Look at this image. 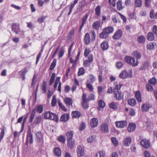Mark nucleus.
I'll list each match as a JSON object with an SVG mask.
<instances>
[{
  "mask_svg": "<svg viewBox=\"0 0 157 157\" xmlns=\"http://www.w3.org/2000/svg\"><path fill=\"white\" fill-rule=\"evenodd\" d=\"M44 117L45 119L53 120L56 122H57L58 120L57 115L50 111H48L45 112Z\"/></svg>",
  "mask_w": 157,
  "mask_h": 157,
  "instance_id": "1",
  "label": "nucleus"
},
{
  "mask_svg": "<svg viewBox=\"0 0 157 157\" xmlns=\"http://www.w3.org/2000/svg\"><path fill=\"white\" fill-rule=\"evenodd\" d=\"M33 142V135L31 133V128L30 127H29L27 132L26 145H27L29 142L32 144Z\"/></svg>",
  "mask_w": 157,
  "mask_h": 157,
  "instance_id": "2",
  "label": "nucleus"
},
{
  "mask_svg": "<svg viewBox=\"0 0 157 157\" xmlns=\"http://www.w3.org/2000/svg\"><path fill=\"white\" fill-rule=\"evenodd\" d=\"M36 141L40 145H42L44 143V140L42 133L40 131L35 132Z\"/></svg>",
  "mask_w": 157,
  "mask_h": 157,
  "instance_id": "3",
  "label": "nucleus"
},
{
  "mask_svg": "<svg viewBox=\"0 0 157 157\" xmlns=\"http://www.w3.org/2000/svg\"><path fill=\"white\" fill-rule=\"evenodd\" d=\"M124 60L127 63L134 67L137 66L139 63V61L137 60L136 61L135 58L133 57H132V62H131L130 61L129 56L125 57L124 58Z\"/></svg>",
  "mask_w": 157,
  "mask_h": 157,
  "instance_id": "4",
  "label": "nucleus"
},
{
  "mask_svg": "<svg viewBox=\"0 0 157 157\" xmlns=\"http://www.w3.org/2000/svg\"><path fill=\"white\" fill-rule=\"evenodd\" d=\"M140 144L144 148L147 149L150 146V142L149 140L147 139H143L140 141Z\"/></svg>",
  "mask_w": 157,
  "mask_h": 157,
  "instance_id": "5",
  "label": "nucleus"
},
{
  "mask_svg": "<svg viewBox=\"0 0 157 157\" xmlns=\"http://www.w3.org/2000/svg\"><path fill=\"white\" fill-rule=\"evenodd\" d=\"M116 125L118 128H123L127 125V122L125 121H117L116 122Z\"/></svg>",
  "mask_w": 157,
  "mask_h": 157,
  "instance_id": "6",
  "label": "nucleus"
},
{
  "mask_svg": "<svg viewBox=\"0 0 157 157\" xmlns=\"http://www.w3.org/2000/svg\"><path fill=\"white\" fill-rule=\"evenodd\" d=\"M152 106V105L151 104L148 103H144L142 105L141 107L142 111L143 112L148 111Z\"/></svg>",
  "mask_w": 157,
  "mask_h": 157,
  "instance_id": "7",
  "label": "nucleus"
},
{
  "mask_svg": "<svg viewBox=\"0 0 157 157\" xmlns=\"http://www.w3.org/2000/svg\"><path fill=\"white\" fill-rule=\"evenodd\" d=\"M19 24L16 23H14L12 24V29L16 34L19 33L20 29Z\"/></svg>",
  "mask_w": 157,
  "mask_h": 157,
  "instance_id": "8",
  "label": "nucleus"
},
{
  "mask_svg": "<svg viewBox=\"0 0 157 157\" xmlns=\"http://www.w3.org/2000/svg\"><path fill=\"white\" fill-rule=\"evenodd\" d=\"M113 94H114V97L116 98V100H120L123 98V96L122 95L121 92L118 91H114Z\"/></svg>",
  "mask_w": 157,
  "mask_h": 157,
  "instance_id": "9",
  "label": "nucleus"
},
{
  "mask_svg": "<svg viewBox=\"0 0 157 157\" xmlns=\"http://www.w3.org/2000/svg\"><path fill=\"white\" fill-rule=\"evenodd\" d=\"M131 141V138L130 137H128L124 139L123 144L125 147H128L130 145Z\"/></svg>",
  "mask_w": 157,
  "mask_h": 157,
  "instance_id": "10",
  "label": "nucleus"
},
{
  "mask_svg": "<svg viewBox=\"0 0 157 157\" xmlns=\"http://www.w3.org/2000/svg\"><path fill=\"white\" fill-rule=\"evenodd\" d=\"M90 123L91 127L93 128L96 127L98 124V119L97 118H92L90 120Z\"/></svg>",
  "mask_w": 157,
  "mask_h": 157,
  "instance_id": "11",
  "label": "nucleus"
},
{
  "mask_svg": "<svg viewBox=\"0 0 157 157\" xmlns=\"http://www.w3.org/2000/svg\"><path fill=\"white\" fill-rule=\"evenodd\" d=\"M122 35V32L121 30H118L114 34L113 36V38L115 40H118L121 38Z\"/></svg>",
  "mask_w": 157,
  "mask_h": 157,
  "instance_id": "12",
  "label": "nucleus"
},
{
  "mask_svg": "<svg viewBox=\"0 0 157 157\" xmlns=\"http://www.w3.org/2000/svg\"><path fill=\"white\" fill-rule=\"evenodd\" d=\"M109 108L113 110H116L118 108V103L117 102H112L109 104Z\"/></svg>",
  "mask_w": 157,
  "mask_h": 157,
  "instance_id": "13",
  "label": "nucleus"
},
{
  "mask_svg": "<svg viewBox=\"0 0 157 157\" xmlns=\"http://www.w3.org/2000/svg\"><path fill=\"white\" fill-rule=\"evenodd\" d=\"M109 47L108 44L107 42L106 41H104L101 44V48L103 51L107 49Z\"/></svg>",
  "mask_w": 157,
  "mask_h": 157,
  "instance_id": "14",
  "label": "nucleus"
},
{
  "mask_svg": "<svg viewBox=\"0 0 157 157\" xmlns=\"http://www.w3.org/2000/svg\"><path fill=\"white\" fill-rule=\"evenodd\" d=\"M156 46V43L154 42H150L147 45V49L149 50H154Z\"/></svg>",
  "mask_w": 157,
  "mask_h": 157,
  "instance_id": "15",
  "label": "nucleus"
},
{
  "mask_svg": "<svg viewBox=\"0 0 157 157\" xmlns=\"http://www.w3.org/2000/svg\"><path fill=\"white\" fill-rule=\"evenodd\" d=\"M77 151L78 156H82L83 155L84 151L81 146L79 145L78 146Z\"/></svg>",
  "mask_w": 157,
  "mask_h": 157,
  "instance_id": "16",
  "label": "nucleus"
},
{
  "mask_svg": "<svg viewBox=\"0 0 157 157\" xmlns=\"http://www.w3.org/2000/svg\"><path fill=\"white\" fill-rule=\"evenodd\" d=\"M101 131L105 133H108L109 132L108 125L105 124H103L101 125Z\"/></svg>",
  "mask_w": 157,
  "mask_h": 157,
  "instance_id": "17",
  "label": "nucleus"
},
{
  "mask_svg": "<svg viewBox=\"0 0 157 157\" xmlns=\"http://www.w3.org/2000/svg\"><path fill=\"white\" fill-rule=\"evenodd\" d=\"M90 38L89 33H86L84 36V41L86 45L88 44L90 42Z\"/></svg>",
  "mask_w": 157,
  "mask_h": 157,
  "instance_id": "18",
  "label": "nucleus"
},
{
  "mask_svg": "<svg viewBox=\"0 0 157 157\" xmlns=\"http://www.w3.org/2000/svg\"><path fill=\"white\" fill-rule=\"evenodd\" d=\"M136 124L133 123H130L128 127V131L129 132H132L135 130Z\"/></svg>",
  "mask_w": 157,
  "mask_h": 157,
  "instance_id": "19",
  "label": "nucleus"
},
{
  "mask_svg": "<svg viewBox=\"0 0 157 157\" xmlns=\"http://www.w3.org/2000/svg\"><path fill=\"white\" fill-rule=\"evenodd\" d=\"M135 96L138 102H140L142 101L141 95L139 91H137L135 92Z\"/></svg>",
  "mask_w": 157,
  "mask_h": 157,
  "instance_id": "20",
  "label": "nucleus"
},
{
  "mask_svg": "<svg viewBox=\"0 0 157 157\" xmlns=\"http://www.w3.org/2000/svg\"><path fill=\"white\" fill-rule=\"evenodd\" d=\"M75 144L74 140H68L67 141V146L70 149H73Z\"/></svg>",
  "mask_w": 157,
  "mask_h": 157,
  "instance_id": "21",
  "label": "nucleus"
},
{
  "mask_svg": "<svg viewBox=\"0 0 157 157\" xmlns=\"http://www.w3.org/2000/svg\"><path fill=\"white\" fill-rule=\"evenodd\" d=\"M54 153L56 156L59 157L61 155V151L58 147H56L54 149Z\"/></svg>",
  "mask_w": 157,
  "mask_h": 157,
  "instance_id": "22",
  "label": "nucleus"
},
{
  "mask_svg": "<svg viewBox=\"0 0 157 157\" xmlns=\"http://www.w3.org/2000/svg\"><path fill=\"white\" fill-rule=\"evenodd\" d=\"M69 118V115L67 114H64L63 115L60 117V120L61 121L66 122Z\"/></svg>",
  "mask_w": 157,
  "mask_h": 157,
  "instance_id": "23",
  "label": "nucleus"
},
{
  "mask_svg": "<svg viewBox=\"0 0 157 157\" xmlns=\"http://www.w3.org/2000/svg\"><path fill=\"white\" fill-rule=\"evenodd\" d=\"M103 29L108 35L109 34L112 33L114 30L113 27L111 26L105 28Z\"/></svg>",
  "mask_w": 157,
  "mask_h": 157,
  "instance_id": "24",
  "label": "nucleus"
},
{
  "mask_svg": "<svg viewBox=\"0 0 157 157\" xmlns=\"http://www.w3.org/2000/svg\"><path fill=\"white\" fill-rule=\"evenodd\" d=\"M145 40V39L144 37L143 36H139L137 38L138 42L140 44H144Z\"/></svg>",
  "mask_w": 157,
  "mask_h": 157,
  "instance_id": "25",
  "label": "nucleus"
},
{
  "mask_svg": "<svg viewBox=\"0 0 157 157\" xmlns=\"http://www.w3.org/2000/svg\"><path fill=\"white\" fill-rule=\"evenodd\" d=\"M35 113L36 109L34 108L32 111L31 116L29 118V122L31 123L33 122V120L35 116Z\"/></svg>",
  "mask_w": 157,
  "mask_h": 157,
  "instance_id": "26",
  "label": "nucleus"
},
{
  "mask_svg": "<svg viewBox=\"0 0 157 157\" xmlns=\"http://www.w3.org/2000/svg\"><path fill=\"white\" fill-rule=\"evenodd\" d=\"M81 115L80 113L78 111H73L72 113V116L73 118H78Z\"/></svg>",
  "mask_w": 157,
  "mask_h": 157,
  "instance_id": "27",
  "label": "nucleus"
},
{
  "mask_svg": "<svg viewBox=\"0 0 157 157\" xmlns=\"http://www.w3.org/2000/svg\"><path fill=\"white\" fill-rule=\"evenodd\" d=\"M76 30L75 28L71 29L68 35L67 38L69 40H71L74 36L75 31Z\"/></svg>",
  "mask_w": 157,
  "mask_h": 157,
  "instance_id": "28",
  "label": "nucleus"
},
{
  "mask_svg": "<svg viewBox=\"0 0 157 157\" xmlns=\"http://www.w3.org/2000/svg\"><path fill=\"white\" fill-rule=\"evenodd\" d=\"M117 9L118 10L120 11L121 10L124 8L122 6V2L121 1L119 0L117 2Z\"/></svg>",
  "mask_w": 157,
  "mask_h": 157,
  "instance_id": "29",
  "label": "nucleus"
},
{
  "mask_svg": "<svg viewBox=\"0 0 157 157\" xmlns=\"http://www.w3.org/2000/svg\"><path fill=\"white\" fill-rule=\"evenodd\" d=\"M100 22L99 21H96L93 23L92 27L93 29L97 30L100 27Z\"/></svg>",
  "mask_w": 157,
  "mask_h": 157,
  "instance_id": "30",
  "label": "nucleus"
},
{
  "mask_svg": "<svg viewBox=\"0 0 157 157\" xmlns=\"http://www.w3.org/2000/svg\"><path fill=\"white\" fill-rule=\"evenodd\" d=\"M134 6L136 7H140L142 6V2L141 0H134Z\"/></svg>",
  "mask_w": 157,
  "mask_h": 157,
  "instance_id": "31",
  "label": "nucleus"
},
{
  "mask_svg": "<svg viewBox=\"0 0 157 157\" xmlns=\"http://www.w3.org/2000/svg\"><path fill=\"white\" fill-rule=\"evenodd\" d=\"M88 77L89 81L91 83H93L96 80V77L90 74L89 75Z\"/></svg>",
  "mask_w": 157,
  "mask_h": 157,
  "instance_id": "32",
  "label": "nucleus"
},
{
  "mask_svg": "<svg viewBox=\"0 0 157 157\" xmlns=\"http://www.w3.org/2000/svg\"><path fill=\"white\" fill-rule=\"evenodd\" d=\"M64 101L65 103L68 105H71L72 104V99L69 98L65 97L64 99Z\"/></svg>",
  "mask_w": 157,
  "mask_h": 157,
  "instance_id": "33",
  "label": "nucleus"
},
{
  "mask_svg": "<svg viewBox=\"0 0 157 157\" xmlns=\"http://www.w3.org/2000/svg\"><path fill=\"white\" fill-rule=\"evenodd\" d=\"M128 76V74L127 72L124 71H122L119 75V77L120 78L124 79Z\"/></svg>",
  "mask_w": 157,
  "mask_h": 157,
  "instance_id": "34",
  "label": "nucleus"
},
{
  "mask_svg": "<svg viewBox=\"0 0 157 157\" xmlns=\"http://www.w3.org/2000/svg\"><path fill=\"white\" fill-rule=\"evenodd\" d=\"M128 104L131 106H134L136 104V101L134 98H131L128 100Z\"/></svg>",
  "mask_w": 157,
  "mask_h": 157,
  "instance_id": "35",
  "label": "nucleus"
},
{
  "mask_svg": "<svg viewBox=\"0 0 157 157\" xmlns=\"http://www.w3.org/2000/svg\"><path fill=\"white\" fill-rule=\"evenodd\" d=\"M85 73V70L83 67H80L79 69L78 72V75L80 76L83 75Z\"/></svg>",
  "mask_w": 157,
  "mask_h": 157,
  "instance_id": "36",
  "label": "nucleus"
},
{
  "mask_svg": "<svg viewBox=\"0 0 157 157\" xmlns=\"http://www.w3.org/2000/svg\"><path fill=\"white\" fill-rule=\"evenodd\" d=\"M132 55L135 57L137 59H139L141 58V54L138 51H134Z\"/></svg>",
  "mask_w": 157,
  "mask_h": 157,
  "instance_id": "37",
  "label": "nucleus"
},
{
  "mask_svg": "<svg viewBox=\"0 0 157 157\" xmlns=\"http://www.w3.org/2000/svg\"><path fill=\"white\" fill-rule=\"evenodd\" d=\"M155 39V36L152 33H148L147 35V39L149 41H152Z\"/></svg>",
  "mask_w": 157,
  "mask_h": 157,
  "instance_id": "38",
  "label": "nucleus"
},
{
  "mask_svg": "<svg viewBox=\"0 0 157 157\" xmlns=\"http://www.w3.org/2000/svg\"><path fill=\"white\" fill-rule=\"evenodd\" d=\"M101 7L99 6H98L95 9V15L97 16L100 14Z\"/></svg>",
  "mask_w": 157,
  "mask_h": 157,
  "instance_id": "39",
  "label": "nucleus"
},
{
  "mask_svg": "<svg viewBox=\"0 0 157 157\" xmlns=\"http://www.w3.org/2000/svg\"><path fill=\"white\" fill-rule=\"evenodd\" d=\"M66 135L67 136L68 140H73L72 139V138L73 136V132L72 131H70L67 132Z\"/></svg>",
  "mask_w": 157,
  "mask_h": 157,
  "instance_id": "40",
  "label": "nucleus"
},
{
  "mask_svg": "<svg viewBox=\"0 0 157 157\" xmlns=\"http://www.w3.org/2000/svg\"><path fill=\"white\" fill-rule=\"evenodd\" d=\"M95 140V136H91L87 138V141L89 143H92Z\"/></svg>",
  "mask_w": 157,
  "mask_h": 157,
  "instance_id": "41",
  "label": "nucleus"
},
{
  "mask_svg": "<svg viewBox=\"0 0 157 157\" xmlns=\"http://www.w3.org/2000/svg\"><path fill=\"white\" fill-rule=\"evenodd\" d=\"M56 59H54L50 66L49 68L50 70H52L55 68L56 65Z\"/></svg>",
  "mask_w": 157,
  "mask_h": 157,
  "instance_id": "42",
  "label": "nucleus"
},
{
  "mask_svg": "<svg viewBox=\"0 0 157 157\" xmlns=\"http://www.w3.org/2000/svg\"><path fill=\"white\" fill-rule=\"evenodd\" d=\"M43 109V106L41 105H38L36 108V111L39 114L41 113Z\"/></svg>",
  "mask_w": 157,
  "mask_h": 157,
  "instance_id": "43",
  "label": "nucleus"
},
{
  "mask_svg": "<svg viewBox=\"0 0 157 157\" xmlns=\"http://www.w3.org/2000/svg\"><path fill=\"white\" fill-rule=\"evenodd\" d=\"M56 77V74L55 73H52L51 77L50 78V82H49V85H52L54 82L55 78Z\"/></svg>",
  "mask_w": 157,
  "mask_h": 157,
  "instance_id": "44",
  "label": "nucleus"
},
{
  "mask_svg": "<svg viewBox=\"0 0 157 157\" xmlns=\"http://www.w3.org/2000/svg\"><path fill=\"white\" fill-rule=\"evenodd\" d=\"M108 36V35L105 32L103 29V31L100 35V37L101 38H105L107 37Z\"/></svg>",
  "mask_w": 157,
  "mask_h": 157,
  "instance_id": "45",
  "label": "nucleus"
},
{
  "mask_svg": "<svg viewBox=\"0 0 157 157\" xmlns=\"http://www.w3.org/2000/svg\"><path fill=\"white\" fill-rule=\"evenodd\" d=\"M41 120V116L40 115L37 116L35 118L34 122L36 124H38L40 123Z\"/></svg>",
  "mask_w": 157,
  "mask_h": 157,
  "instance_id": "46",
  "label": "nucleus"
},
{
  "mask_svg": "<svg viewBox=\"0 0 157 157\" xmlns=\"http://www.w3.org/2000/svg\"><path fill=\"white\" fill-rule=\"evenodd\" d=\"M56 104V97L55 95H53L51 105L52 106H55Z\"/></svg>",
  "mask_w": 157,
  "mask_h": 157,
  "instance_id": "47",
  "label": "nucleus"
},
{
  "mask_svg": "<svg viewBox=\"0 0 157 157\" xmlns=\"http://www.w3.org/2000/svg\"><path fill=\"white\" fill-rule=\"evenodd\" d=\"M57 139L61 143L63 144L65 143V138L63 136L60 135L57 137Z\"/></svg>",
  "mask_w": 157,
  "mask_h": 157,
  "instance_id": "48",
  "label": "nucleus"
},
{
  "mask_svg": "<svg viewBox=\"0 0 157 157\" xmlns=\"http://www.w3.org/2000/svg\"><path fill=\"white\" fill-rule=\"evenodd\" d=\"M111 141L115 146H117L118 145V141L117 140L116 138L114 137H112L111 138Z\"/></svg>",
  "mask_w": 157,
  "mask_h": 157,
  "instance_id": "49",
  "label": "nucleus"
},
{
  "mask_svg": "<svg viewBox=\"0 0 157 157\" xmlns=\"http://www.w3.org/2000/svg\"><path fill=\"white\" fill-rule=\"evenodd\" d=\"M95 99V97L94 95L92 94H90L88 96L87 98V101H90L94 100Z\"/></svg>",
  "mask_w": 157,
  "mask_h": 157,
  "instance_id": "50",
  "label": "nucleus"
},
{
  "mask_svg": "<svg viewBox=\"0 0 157 157\" xmlns=\"http://www.w3.org/2000/svg\"><path fill=\"white\" fill-rule=\"evenodd\" d=\"M104 156V152L103 151H100L96 153L95 157H103Z\"/></svg>",
  "mask_w": 157,
  "mask_h": 157,
  "instance_id": "51",
  "label": "nucleus"
},
{
  "mask_svg": "<svg viewBox=\"0 0 157 157\" xmlns=\"http://www.w3.org/2000/svg\"><path fill=\"white\" fill-rule=\"evenodd\" d=\"M148 66V63H144L140 68V70H143L146 69Z\"/></svg>",
  "mask_w": 157,
  "mask_h": 157,
  "instance_id": "52",
  "label": "nucleus"
},
{
  "mask_svg": "<svg viewBox=\"0 0 157 157\" xmlns=\"http://www.w3.org/2000/svg\"><path fill=\"white\" fill-rule=\"evenodd\" d=\"M116 66L117 68L120 69L122 67L123 63L122 62L119 61L116 63Z\"/></svg>",
  "mask_w": 157,
  "mask_h": 157,
  "instance_id": "53",
  "label": "nucleus"
},
{
  "mask_svg": "<svg viewBox=\"0 0 157 157\" xmlns=\"http://www.w3.org/2000/svg\"><path fill=\"white\" fill-rule=\"evenodd\" d=\"M88 16V15L87 14L83 16L82 19L81 24L83 25H84L87 18Z\"/></svg>",
  "mask_w": 157,
  "mask_h": 157,
  "instance_id": "54",
  "label": "nucleus"
},
{
  "mask_svg": "<svg viewBox=\"0 0 157 157\" xmlns=\"http://www.w3.org/2000/svg\"><path fill=\"white\" fill-rule=\"evenodd\" d=\"M86 87L89 89V90L90 91L92 92H93V87L92 85L90 83H86Z\"/></svg>",
  "mask_w": 157,
  "mask_h": 157,
  "instance_id": "55",
  "label": "nucleus"
},
{
  "mask_svg": "<svg viewBox=\"0 0 157 157\" xmlns=\"http://www.w3.org/2000/svg\"><path fill=\"white\" fill-rule=\"evenodd\" d=\"M146 88L147 90L149 91H152L153 90L152 86L149 84H147L146 85Z\"/></svg>",
  "mask_w": 157,
  "mask_h": 157,
  "instance_id": "56",
  "label": "nucleus"
},
{
  "mask_svg": "<svg viewBox=\"0 0 157 157\" xmlns=\"http://www.w3.org/2000/svg\"><path fill=\"white\" fill-rule=\"evenodd\" d=\"M59 58L62 57L64 53V51L63 48H61L59 52Z\"/></svg>",
  "mask_w": 157,
  "mask_h": 157,
  "instance_id": "57",
  "label": "nucleus"
},
{
  "mask_svg": "<svg viewBox=\"0 0 157 157\" xmlns=\"http://www.w3.org/2000/svg\"><path fill=\"white\" fill-rule=\"evenodd\" d=\"M5 130L4 128H2L0 134V143L5 135Z\"/></svg>",
  "mask_w": 157,
  "mask_h": 157,
  "instance_id": "58",
  "label": "nucleus"
},
{
  "mask_svg": "<svg viewBox=\"0 0 157 157\" xmlns=\"http://www.w3.org/2000/svg\"><path fill=\"white\" fill-rule=\"evenodd\" d=\"M98 105L101 108H103L105 106V103L101 100H100L98 102Z\"/></svg>",
  "mask_w": 157,
  "mask_h": 157,
  "instance_id": "59",
  "label": "nucleus"
},
{
  "mask_svg": "<svg viewBox=\"0 0 157 157\" xmlns=\"http://www.w3.org/2000/svg\"><path fill=\"white\" fill-rule=\"evenodd\" d=\"M90 62L87 60H85L83 62V65L85 67L89 66L90 65Z\"/></svg>",
  "mask_w": 157,
  "mask_h": 157,
  "instance_id": "60",
  "label": "nucleus"
},
{
  "mask_svg": "<svg viewBox=\"0 0 157 157\" xmlns=\"http://www.w3.org/2000/svg\"><path fill=\"white\" fill-rule=\"evenodd\" d=\"M148 82L151 84L155 85L156 82V80L155 78H152L149 80Z\"/></svg>",
  "mask_w": 157,
  "mask_h": 157,
  "instance_id": "61",
  "label": "nucleus"
},
{
  "mask_svg": "<svg viewBox=\"0 0 157 157\" xmlns=\"http://www.w3.org/2000/svg\"><path fill=\"white\" fill-rule=\"evenodd\" d=\"M91 38L92 41H94L95 39L96 34L95 31L94 30L91 31Z\"/></svg>",
  "mask_w": 157,
  "mask_h": 157,
  "instance_id": "62",
  "label": "nucleus"
},
{
  "mask_svg": "<svg viewBox=\"0 0 157 157\" xmlns=\"http://www.w3.org/2000/svg\"><path fill=\"white\" fill-rule=\"evenodd\" d=\"M88 101H82V105L84 109H87L89 107V105L88 104L86 103Z\"/></svg>",
  "mask_w": 157,
  "mask_h": 157,
  "instance_id": "63",
  "label": "nucleus"
},
{
  "mask_svg": "<svg viewBox=\"0 0 157 157\" xmlns=\"http://www.w3.org/2000/svg\"><path fill=\"white\" fill-rule=\"evenodd\" d=\"M118 17V15L117 14H115L113 15L112 17V19L113 22L115 23H117V17Z\"/></svg>",
  "mask_w": 157,
  "mask_h": 157,
  "instance_id": "64",
  "label": "nucleus"
}]
</instances>
